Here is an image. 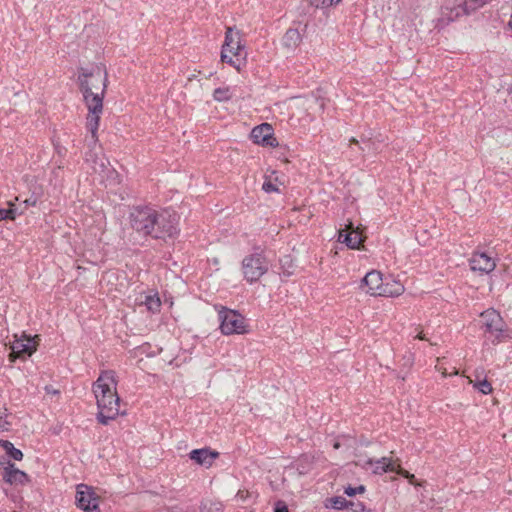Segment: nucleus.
<instances>
[{"label":"nucleus","instance_id":"obj_1","mask_svg":"<svg viewBox=\"0 0 512 512\" xmlns=\"http://www.w3.org/2000/svg\"><path fill=\"white\" fill-rule=\"evenodd\" d=\"M78 81L84 103L88 109L86 125L92 138L96 141L97 130L103 113V99L108 85V76L106 71L97 67L91 72L83 70L78 76Z\"/></svg>","mask_w":512,"mask_h":512},{"label":"nucleus","instance_id":"obj_2","mask_svg":"<svg viewBox=\"0 0 512 512\" xmlns=\"http://www.w3.org/2000/svg\"><path fill=\"white\" fill-rule=\"evenodd\" d=\"M94 395L97 400V420L102 425H108L119 414L120 398L116 386H96Z\"/></svg>","mask_w":512,"mask_h":512},{"label":"nucleus","instance_id":"obj_3","mask_svg":"<svg viewBox=\"0 0 512 512\" xmlns=\"http://www.w3.org/2000/svg\"><path fill=\"white\" fill-rule=\"evenodd\" d=\"M222 62L228 63L237 71L245 66L247 52L242 44L240 33L228 27L225 33V41L221 50Z\"/></svg>","mask_w":512,"mask_h":512},{"label":"nucleus","instance_id":"obj_4","mask_svg":"<svg viewBox=\"0 0 512 512\" xmlns=\"http://www.w3.org/2000/svg\"><path fill=\"white\" fill-rule=\"evenodd\" d=\"M482 327L493 343L504 342L512 339V330L505 327L501 315L495 309H488L481 313Z\"/></svg>","mask_w":512,"mask_h":512},{"label":"nucleus","instance_id":"obj_5","mask_svg":"<svg viewBox=\"0 0 512 512\" xmlns=\"http://www.w3.org/2000/svg\"><path fill=\"white\" fill-rule=\"evenodd\" d=\"M269 269V262L263 251L255 252L245 256L242 260V272L244 279L249 283L257 282Z\"/></svg>","mask_w":512,"mask_h":512},{"label":"nucleus","instance_id":"obj_6","mask_svg":"<svg viewBox=\"0 0 512 512\" xmlns=\"http://www.w3.org/2000/svg\"><path fill=\"white\" fill-rule=\"evenodd\" d=\"M220 330L223 335L245 334L248 332V324L239 312L221 307L218 310Z\"/></svg>","mask_w":512,"mask_h":512},{"label":"nucleus","instance_id":"obj_7","mask_svg":"<svg viewBox=\"0 0 512 512\" xmlns=\"http://www.w3.org/2000/svg\"><path fill=\"white\" fill-rule=\"evenodd\" d=\"M131 227L143 235H150L153 233V228L156 219V210L145 206L136 207L130 213Z\"/></svg>","mask_w":512,"mask_h":512},{"label":"nucleus","instance_id":"obj_8","mask_svg":"<svg viewBox=\"0 0 512 512\" xmlns=\"http://www.w3.org/2000/svg\"><path fill=\"white\" fill-rule=\"evenodd\" d=\"M178 233V217L169 211H156L155 225L150 236L156 239L173 237Z\"/></svg>","mask_w":512,"mask_h":512},{"label":"nucleus","instance_id":"obj_9","mask_svg":"<svg viewBox=\"0 0 512 512\" xmlns=\"http://www.w3.org/2000/svg\"><path fill=\"white\" fill-rule=\"evenodd\" d=\"M39 345V336H30L22 334L20 337L14 336V340L11 342V358L25 359L30 357Z\"/></svg>","mask_w":512,"mask_h":512},{"label":"nucleus","instance_id":"obj_10","mask_svg":"<svg viewBox=\"0 0 512 512\" xmlns=\"http://www.w3.org/2000/svg\"><path fill=\"white\" fill-rule=\"evenodd\" d=\"M250 138L254 144L262 147L274 148L279 145L278 140L274 136V129L269 123L255 126L250 133Z\"/></svg>","mask_w":512,"mask_h":512},{"label":"nucleus","instance_id":"obj_11","mask_svg":"<svg viewBox=\"0 0 512 512\" xmlns=\"http://www.w3.org/2000/svg\"><path fill=\"white\" fill-rule=\"evenodd\" d=\"M76 502L77 506L85 512H100L98 497L90 487L84 484L77 487Z\"/></svg>","mask_w":512,"mask_h":512},{"label":"nucleus","instance_id":"obj_12","mask_svg":"<svg viewBox=\"0 0 512 512\" xmlns=\"http://www.w3.org/2000/svg\"><path fill=\"white\" fill-rule=\"evenodd\" d=\"M466 1L459 4H453L447 2L441 9V16L439 18V25L444 26L449 22H453L460 16L465 15L473 11Z\"/></svg>","mask_w":512,"mask_h":512},{"label":"nucleus","instance_id":"obj_13","mask_svg":"<svg viewBox=\"0 0 512 512\" xmlns=\"http://www.w3.org/2000/svg\"><path fill=\"white\" fill-rule=\"evenodd\" d=\"M1 465L6 464L3 467V480L11 485H25L30 482L29 476L22 470L15 467V464L7 461L4 463L0 461Z\"/></svg>","mask_w":512,"mask_h":512},{"label":"nucleus","instance_id":"obj_14","mask_svg":"<svg viewBox=\"0 0 512 512\" xmlns=\"http://www.w3.org/2000/svg\"><path fill=\"white\" fill-rule=\"evenodd\" d=\"M469 265L473 271H478L482 274H488L496 267L495 260L484 252H474L469 259Z\"/></svg>","mask_w":512,"mask_h":512},{"label":"nucleus","instance_id":"obj_15","mask_svg":"<svg viewBox=\"0 0 512 512\" xmlns=\"http://www.w3.org/2000/svg\"><path fill=\"white\" fill-rule=\"evenodd\" d=\"M384 281L385 279H383L381 272L372 270L365 275L362 283L367 287V293L373 296H381Z\"/></svg>","mask_w":512,"mask_h":512},{"label":"nucleus","instance_id":"obj_16","mask_svg":"<svg viewBox=\"0 0 512 512\" xmlns=\"http://www.w3.org/2000/svg\"><path fill=\"white\" fill-rule=\"evenodd\" d=\"M219 456L216 451H210L209 449H195L190 452V459L195 461L199 465L210 467L214 460Z\"/></svg>","mask_w":512,"mask_h":512},{"label":"nucleus","instance_id":"obj_17","mask_svg":"<svg viewBox=\"0 0 512 512\" xmlns=\"http://www.w3.org/2000/svg\"><path fill=\"white\" fill-rule=\"evenodd\" d=\"M404 286L401 282L394 280L392 278H385L382 295L385 297H396L401 295L404 292Z\"/></svg>","mask_w":512,"mask_h":512},{"label":"nucleus","instance_id":"obj_18","mask_svg":"<svg viewBox=\"0 0 512 512\" xmlns=\"http://www.w3.org/2000/svg\"><path fill=\"white\" fill-rule=\"evenodd\" d=\"M301 40L302 37L298 29L290 28L284 34L282 43L286 48L294 50L301 43Z\"/></svg>","mask_w":512,"mask_h":512},{"label":"nucleus","instance_id":"obj_19","mask_svg":"<svg viewBox=\"0 0 512 512\" xmlns=\"http://www.w3.org/2000/svg\"><path fill=\"white\" fill-rule=\"evenodd\" d=\"M367 465L375 464L373 472L375 474H383L385 472H393L395 470V466L392 463L391 458L382 457L380 460L373 462L371 459L367 460Z\"/></svg>","mask_w":512,"mask_h":512},{"label":"nucleus","instance_id":"obj_20","mask_svg":"<svg viewBox=\"0 0 512 512\" xmlns=\"http://www.w3.org/2000/svg\"><path fill=\"white\" fill-rule=\"evenodd\" d=\"M234 90L229 87H218L213 91V99L217 102H227L233 97Z\"/></svg>","mask_w":512,"mask_h":512},{"label":"nucleus","instance_id":"obj_21","mask_svg":"<svg viewBox=\"0 0 512 512\" xmlns=\"http://www.w3.org/2000/svg\"><path fill=\"white\" fill-rule=\"evenodd\" d=\"M342 243H345L351 249H358L362 243L361 234L357 230H352L345 235Z\"/></svg>","mask_w":512,"mask_h":512},{"label":"nucleus","instance_id":"obj_22","mask_svg":"<svg viewBox=\"0 0 512 512\" xmlns=\"http://www.w3.org/2000/svg\"><path fill=\"white\" fill-rule=\"evenodd\" d=\"M0 446L5 452L14 460L21 461L23 459V453L21 450L14 447V445L8 440H0Z\"/></svg>","mask_w":512,"mask_h":512},{"label":"nucleus","instance_id":"obj_23","mask_svg":"<svg viewBox=\"0 0 512 512\" xmlns=\"http://www.w3.org/2000/svg\"><path fill=\"white\" fill-rule=\"evenodd\" d=\"M223 504L216 499H205L201 503L202 512H221Z\"/></svg>","mask_w":512,"mask_h":512},{"label":"nucleus","instance_id":"obj_24","mask_svg":"<svg viewBox=\"0 0 512 512\" xmlns=\"http://www.w3.org/2000/svg\"><path fill=\"white\" fill-rule=\"evenodd\" d=\"M143 304L149 312L156 313L160 309L161 301L156 295H146Z\"/></svg>","mask_w":512,"mask_h":512},{"label":"nucleus","instance_id":"obj_25","mask_svg":"<svg viewBox=\"0 0 512 512\" xmlns=\"http://www.w3.org/2000/svg\"><path fill=\"white\" fill-rule=\"evenodd\" d=\"M278 184H282L279 182L278 177L273 179L272 176H267L263 182L262 189L266 193L279 192Z\"/></svg>","mask_w":512,"mask_h":512},{"label":"nucleus","instance_id":"obj_26","mask_svg":"<svg viewBox=\"0 0 512 512\" xmlns=\"http://www.w3.org/2000/svg\"><path fill=\"white\" fill-rule=\"evenodd\" d=\"M116 374L112 370L103 371L94 384H117Z\"/></svg>","mask_w":512,"mask_h":512},{"label":"nucleus","instance_id":"obj_27","mask_svg":"<svg viewBox=\"0 0 512 512\" xmlns=\"http://www.w3.org/2000/svg\"><path fill=\"white\" fill-rule=\"evenodd\" d=\"M361 142H362L363 146H360V149L363 152H367V153H370V152L375 153V152H377L378 146L371 139L366 140V139L362 138Z\"/></svg>","mask_w":512,"mask_h":512},{"label":"nucleus","instance_id":"obj_28","mask_svg":"<svg viewBox=\"0 0 512 512\" xmlns=\"http://www.w3.org/2000/svg\"><path fill=\"white\" fill-rule=\"evenodd\" d=\"M309 4L315 8H326L334 3H338L340 0H307Z\"/></svg>","mask_w":512,"mask_h":512},{"label":"nucleus","instance_id":"obj_29","mask_svg":"<svg viewBox=\"0 0 512 512\" xmlns=\"http://www.w3.org/2000/svg\"><path fill=\"white\" fill-rule=\"evenodd\" d=\"M93 162H94V165L92 168L95 173L101 174L107 169L105 159H103V158L95 159Z\"/></svg>","mask_w":512,"mask_h":512},{"label":"nucleus","instance_id":"obj_30","mask_svg":"<svg viewBox=\"0 0 512 512\" xmlns=\"http://www.w3.org/2000/svg\"><path fill=\"white\" fill-rule=\"evenodd\" d=\"M397 474L405 477L406 479L409 480V482L411 484H415L417 485L414 480H415V476L413 474H411L410 472H408L407 470H404L403 468H401L400 466L398 468H395L394 470Z\"/></svg>","mask_w":512,"mask_h":512},{"label":"nucleus","instance_id":"obj_31","mask_svg":"<svg viewBox=\"0 0 512 512\" xmlns=\"http://www.w3.org/2000/svg\"><path fill=\"white\" fill-rule=\"evenodd\" d=\"M37 203H38V197L35 194L31 195L29 198H27L23 201L25 208L34 207L37 205Z\"/></svg>","mask_w":512,"mask_h":512},{"label":"nucleus","instance_id":"obj_32","mask_svg":"<svg viewBox=\"0 0 512 512\" xmlns=\"http://www.w3.org/2000/svg\"><path fill=\"white\" fill-rule=\"evenodd\" d=\"M333 507L336 509H342L346 504V499L342 497H335L332 499Z\"/></svg>","mask_w":512,"mask_h":512},{"label":"nucleus","instance_id":"obj_33","mask_svg":"<svg viewBox=\"0 0 512 512\" xmlns=\"http://www.w3.org/2000/svg\"><path fill=\"white\" fill-rule=\"evenodd\" d=\"M0 220H13V212L0 207Z\"/></svg>","mask_w":512,"mask_h":512},{"label":"nucleus","instance_id":"obj_34","mask_svg":"<svg viewBox=\"0 0 512 512\" xmlns=\"http://www.w3.org/2000/svg\"><path fill=\"white\" fill-rule=\"evenodd\" d=\"M471 9H477L478 7L483 6L487 0H465Z\"/></svg>","mask_w":512,"mask_h":512},{"label":"nucleus","instance_id":"obj_35","mask_svg":"<svg viewBox=\"0 0 512 512\" xmlns=\"http://www.w3.org/2000/svg\"><path fill=\"white\" fill-rule=\"evenodd\" d=\"M45 396L52 398L53 396H58L60 394V390L52 389L51 386H44Z\"/></svg>","mask_w":512,"mask_h":512},{"label":"nucleus","instance_id":"obj_36","mask_svg":"<svg viewBox=\"0 0 512 512\" xmlns=\"http://www.w3.org/2000/svg\"><path fill=\"white\" fill-rule=\"evenodd\" d=\"M274 512H289L285 502L278 501L275 505Z\"/></svg>","mask_w":512,"mask_h":512},{"label":"nucleus","instance_id":"obj_37","mask_svg":"<svg viewBox=\"0 0 512 512\" xmlns=\"http://www.w3.org/2000/svg\"><path fill=\"white\" fill-rule=\"evenodd\" d=\"M482 394H490L493 392V386H474Z\"/></svg>","mask_w":512,"mask_h":512},{"label":"nucleus","instance_id":"obj_38","mask_svg":"<svg viewBox=\"0 0 512 512\" xmlns=\"http://www.w3.org/2000/svg\"><path fill=\"white\" fill-rule=\"evenodd\" d=\"M249 492L247 490H239L236 494V499L244 502L249 497Z\"/></svg>","mask_w":512,"mask_h":512},{"label":"nucleus","instance_id":"obj_39","mask_svg":"<svg viewBox=\"0 0 512 512\" xmlns=\"http://www.w3.org/2000/svg\"><path fill=\"white\" fill-rule=\"evenodd\" d=\"M8 205H9L8 211L13 212V220L15 219L17 214H22L23 213V211L18 212V209H17V207L15 206V204L13 202L9 201Z\"/></svg>","mask_w":512,"mask_h":512},{"label":"nucleus","instance_id":"obj_40","mask_svg":"<svg viewBox=\"0 0 512 512\" xmlns=\"http://www.w3.org/2000/svg\"><path fill=\"white\" fill-rule=\"evenodd\" d=\"M4 416V413L0 410V429L7 430V426L9 423L6 421Z\"/></svg>","mask_w":512,"mask_h":512},{"label":"nucleus","instance_id":"obj_41","mask_svg":"<svg viewBox=\"0 0 512 512\" xmlns=\"http://www.w3.org/2000/svg\"><path fill=\"white\" fill-rule=\"evenodd\" d=\"M344 492H345L346 495H348L350 497L357 494L355 487H351V486H348L347 488H345Z\"/></svg>","mask_w":512,"mask_h":512},{"label":"nucleus","instance_id":"obj_42","mask_svg":"<svg viewBox=\"0 0 512 512\" xmlns=\"http://www.w3.org/2000/svg\"><path fill=\"white\" fill-rule=\"evenodd\" d=\"M468 384H489L488 380L484 378L483 380H477L476 382H473L471 379H468Z\"/></svg>","mask_w":512,"mask_h":512},{"label":"nucleus","instance_id":"obj_43","mask_svg":"<svg viewBox=\"0 0 512 512\" xmlns=\"http://www.w3.org/2000/svg\"><path fill=\"white\" fill-rule=\"evenodd\" d=\"M346 234H347V233H346L344 230L339 231L338 241H339V242H342V240H343V239H345V235H346Z\"/></svg>","mask_w":512,"mask_h":512},{"label":"nucleus","instance_id":"obj_44","mask_svg":"<svg viewBox=\"0 0 512 512\" xmlns=\"http://www.w3.org/2000/svg\"><path fill=\"white\" fill-rule=\"evenodd\" d=\"M355 489H356V493H363L365 491V487L363 485L355 487Z\"/></svg>","mask_w":512,"mask_h":512},{"label":"nucleus","instance_id":"obj_45","mask_svg":"<svg viewBox=\"0 0 512 512\" xmlns=\"http://www.w3.org/2000/svg\"><path fill=\"white\" fill-rule=\"evenodd\" d=\"M416 337L420 340H425V336L422 334V332H420Z\"/></svg>","mask_w":512,"mask_h":512},{"label":"nucleus","instance_id":"obj_46","mask_svg":"<svg viewBox=\"0 0 512 512\" xmlns=\"http://www.w3.org/2000/svg\"><path fill=\"white\" fill-rule=\"evenodd\" d=\"M350 142H351V143H354V144H356V145H358V144H359V141H358L357 139H355V138H351Z\"/></svg>","mask_w":512,"mask_h":512},{"label":"nucleus","instance_id":"obj_47","mask_svg":"<svg viewBox=\"0 0 512 512\" xmlns=\"http://www.w3.org/2000/svg\"><path fill=\"white\" fill-rule=\"evenodd\" d=\"M339 447H340V443H339V442H335V443H334V448H335V449H338Z\"/></svg>","mask_w":512,"mask_h":512}]
</instances>
